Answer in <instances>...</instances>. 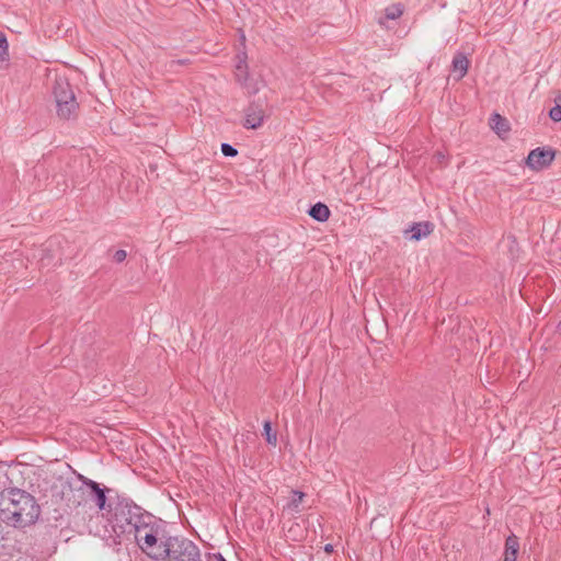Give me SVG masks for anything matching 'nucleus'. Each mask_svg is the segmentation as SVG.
<instances>
[{
  "instance_id": "8",
  "label": "nucleus",
  "mask_w": 561,
  "mask_h": 561,
  "mask_svg": "<svg viewBox=\"0 0 561 561\" xmlns=\"http://www.w3.org/2000/svg\"><path fill=\"white\" fill-rule=\"evenodd\" d=\"M80 479L83 482V485L88 489V494L90 499L95 503L100 511L106 510V496L104 489H101L100 485L82 476Z\"/></svg>"
},
{
  "instance_id": "18",
  "label": "nucleus",
  "mask_w": 561,
  "mask_h": 561,
  "mask_svg": "<svg viewBox=\"0 0 561 561\" xmlns=\"http://www.w3.org/2000/svg\"><path fill=\"white\" fill-rule=\"evenodd\" d=\"M263 430H264V435L266 437V442L272 445V446H276L277 445V435L276 433H274L272 431V424L270 421H265L264 424H263Z\"/></svg>"
},
{
  "instance_id": "23",
  "label": "nucleus",
  "mask_w": 561,
  "mask_h": 561,
  "mask_svg": "<svg viewBox=\"0 0 561 561\" xmlns=\"http://www.w3.org/2000/svg\"><path fill=\"white\" fill-rule=\"evenodd\" d=\"M324 551L328 552V553H331L333 551V547L332 545L328 543L325 547H324Z\"/></svg>"
},
{
  "instance_id": "22",
  "label": "nucleus",
  "mask_w": 561,
  "mask_h": 561,
  "mask_svg": "<svg viewBox=\"0 0 561 561\" xmlns=\"http://www.w3.org/2000/svg\"><path fill=\"white\" fill-rule=\"evenodd\" d=\"M127 256V253L125 250H117L115 253H114V261L117 262V263H121L123 262Z\"/></svg>"
},
{
  "instance_id": "4",
  "label": "nucleus",
  "mask_w": 561,
  "mask_h": 561,
  "mask_svg": "<svg viewBox=\"0 0 561 561\" xmlns=\"http://www.w3.org/2000/svg\"><path fill=\"white\" fill-rule=\"evenodd\" d=\"M157 531L158 526L156 524L150 528V530L138 533L134 535V537L142 552L151 559L160 560L164 541H161L160 543L158 542Z\"/></svg>"
},
{
  "instance_id": "20",
  "label": "nucleus",
  "mask_w": 561,
  "mask_h": 561,
  "mask_svg": "<svg viewBox=\"0 0 561 561\" xmlns=\"http://www.w3.org/2000/svg\"><path fill=\"white\" fill-rule=\"evenodd\" d=\"M549 116L553 122H560L561 121V105H556L552 107L549 112Z\"/></svg>"
},
{
  "instance_id": "14",
  "label": "nucleus",
  "mask_w": 561,
  "mask_h": 561,
  "mask_svg": "<svg viewBox=\"0 0 561 561\" xmlns=\"http://www.w3.org/2000/svg\"><path fill=\"white\" fill-rule=\"evenodd\" d=\"M330 214L331 213H330L329 207L322 203H317L309 210V215L313 219H316L317 221H320V222L327 221L330 217Z\"/></svg>"
},
{
  "instance_id": "13",
  "label": "nucleus",
  "mask_w": 561,
  "mask_h": 561,
  "mask_svg": "<svg viewBox=\"0 0 561 561\" xmlns=\"http://www.w3.org/2000/svg\"><path fill=\"white\" fill-rule=\"evenodd\" d=\"M491 128L500 136L504 137L507 134L510 127L507 121L500 114H493L490 119Z\"/></svg>"
},
{
  "instance_id": "2",
  "label": "nucleus",
  "mask_w": 561,
  "mask_h": 561,
  "mask_svg": "<svg viewBox=\"0 0 561 561\" xmlns=\"http://www.w3.org/2000/svg\"><path fill=\"white\" fill-rule=\"evenodd\" d=\"M51 93L56 103V112L60 119L69 121L78 115L79 103L76 100L69 80L61 75H56Z\"/></svg>"
},
{
  "instance_id": "19",
  "label": "nucleus",
  "mask_w": 561,
  "mask_h": 561,
  "mask_svg": "<svg viewBox=\"0 0 561 561\" xmlns=\"http://www.w3.org/2000/svg\"><path fill=\"white\" fill-rule=\"evenodd\" d=\"M221 152L226 157H234L238 153L237 149L229 144L221 145Z\"/></svg>"
},
{
  "instance_id": "9",
  "label": "nucleus",
  "mask_w": 561,
  "mask_h": 561,
  "mask_svg": "<svg viewBox=\"0 0 561 561\" xmlns=\"http://www.w3.org/2000/svg\"><path fill=\"white\" fill-rule=\"evenodd\" d=\"M136 511H139L138 506L131 507L128 505H124L117 507L113 515L114 527H119L121 525H124L125 528H128V518L130 517V515H135Z\"/></svg>"
},
{
  "instance_id": "11",
  "label": "nucleus",
  "mask_w": 561,
  "mask_h": 561,
  "mask_svg": "<svg viewBox=\"0 0 561 561\" xmlns=\"http://www.w3.org/2000/svg\"><path fill=\"white\" fill-rule=\"evenodd\" d=\"M519 550L518 538L515 535L507 537L505 542L504 561H516Z\"/></svg>"
},
{
  "instance_id": "3",
  "label": "nucleus",
  "mask_w": 561,
  "mask_h": 561,
  "mask_svg": "<svg viewBox=\"0 0 561 561\" xmlns=\"http://www.w3.org/2000/svg\"><path fill=\"white\" fill-rule=\"evenodd\" d=\"M199 558V550L193 541L185 538L170 537L163 543L160 560L201 561Z\"/></svg>"
},
{
  "instance_id": "24",
  "label": "nucleus",
  "mask_w": 561,
  "mask_h": 561,
  "mask_svg": "<svg viewBox=\"0 0 561 561\" xmlns=\"http://www.w3.org/2000/svg\"><path fill=\"white\" fill-rule=\"evenodd\" d=\"M437 158H438V160H439V161H442V160L444 159V154L438 153V154H437Z\"/></svg>"
},
{
  "instance_id": "10",
  "label": "nucleus",
  "mask_w": 561,
  "mask_h": 561,
  "mask_svg": "<svg viewBox=\"0 0 561 561\" xmlns=\"http://www.w3.org/2000/svg\"><path fill=\"white\" fill-rule=\"evenodd\" d=\"M469 65L470 62L465 54L457 53L454 56L451 67L456 80H460L467 75Z\"/></svg>"
},
{
  "instance_id": "5",
  "label": "nucleus",
  "mask_w": 561,
  "mask_h": 561,
  "mask_svg": "<svg viewBox=\"0 0 561 561\" xmlns=\"http://www.w3.org/2000/svg\"><path fill=\"white\" fill-rule=\"evenodd\" d=\"M153 525H156L153 516L148 513H141L139 510L136 511L135 515H130L128 518V528H125L124 525H121L119 528L122 533L136 535L138 533H144V530H150Z\"/></svg>"
},
{
  "instance_id": "21",
  "label": "nucleus",
  "mask_w": 561,
  "mask_h": 561,
  "mask_svg": "<svg viewBox=\"0 0 561 561\" xmlns=\"http://www.w3.org/2000/svg\"><path fill=\"white\" fill-rule=\"evenodd\" d=\"M293 494H294V497H293L291 503L294 506H298V504L302 501L305 494L299 491H293Z\"/></svg>"
},
{
  "instance_id": "6",
  "label": "nucleus",
  "mask_w": 561,
  "mask_h": 561,
  "mask_svg": "<svg viewBox=\"0 0 561 561\" xmlns=\"http://www.w3.org/2000/svg\"><path fill=\"white\" fill-rule=\"evenodd\" d=\"M554 151L552 149L536 148L531 150L526 159V164L531 170L539 171L551 164L554 159Z\"/></svg>"
},
{
  "instance_id": "16",
  "label": "nucleus",
  "mask_w": 561,
  "mask_h": 561,
  "mask_svg": "<svg viewBox=\"0 0 561 561\" xmlns=\"http://www.w3.org/2000/svg\"><path fill=\"white\" fill-rule=\"evenodd\" d=\"M234 75H236L237 80L241 84H245V82L248 80V67H247V64L244 60H239V62L236 66Z\"/></svg>"
},
{
  "instance_id": "7",
  "label": "nucleus",
  "mask_w": 561,
  "mask_h": 561,
  "mask_svg": "<svg viewBox=\"0 0 561 561\" xmlns=\"http://www.w3.org/2000/svg\"><path fill=\"white\" fill-rule=\"evenodd\" d=\"M265 118V110L262 104L252 103L245 110L244 126L247 128H259Z\"/></svg>"
},
{
  "instance_id": "15",
  "label": "nucleus",
  "mask_w": 561,
  "mask_h": 561,
  "mask_svg": "<svg viewBox=\"0 0 561 561\" xmlns=\"http://www.w3.org/2000/svg\"><path fill=\"white\" fill-rule=\"evenodd\" d=\"M403 14V7L401 4H392L385 9V18H380L378 23L381 26L386 25L385 20H397Z\"/></svg>"
},
{
  "instance_id": "17",
  "label": "nucleus",
  "mask_w": 561,
  "mask_h": 561,
  "mask_svg": "<svg viewBox=\"0 0 561 561\" xmlns=\"http://www.w3.org/2000/svg\"><path fill=\"white\" fill-rule=\"evenodd\" d=\"M9 60V44L4 33L0 32V64Z\"/></svg>"
},
{
  "instance_id": "12",
  "label": "nucleus",
  "mask_w": 561,
  "mask_h": 561,
  "mask_svg": "<svg viewBox=\"0 0 561 561\" xmlns=\"http://www.w3.org/2000/svg\"><path fill=\"white\" fill-rule=\"evenodd\" d=\"M411 239L412 240H420L424 237H427L433 231V225L428 221L424 222H416L411 227Z\"/></svg>"
},
{
  "instance_id": "1",
  "label": "nucleus",
  "mask_w": 561,
  "mask_h": 561,
  "mask_svg": "<svg viewBox=\"0 0 561 561\" xmlns=\"http://www.w3.org/2000/svg\"><path fill=\"white\" fill-rule=\"evenodd\" d=\"M41 507L26 491L13 488L0 493V519L8 526L25 528L36 523Z\"/></svg>"
}]
</instances>
